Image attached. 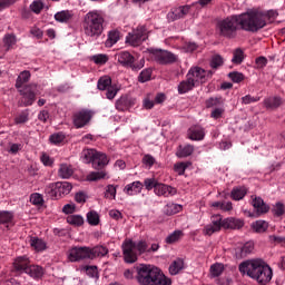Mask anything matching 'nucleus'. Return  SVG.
I'll return each mask as SVG.
<instances>
[{"instance_id":"obj_1","label":"nucleus","mask_w":285,"mask_h":285,"mask_svg":"<svg viewBox=\"0 0 285 285\" xmlns=\"http://www.w3.org/2000/svg\"><path fill=\"white\" fill-rule=\"evenodd\" d=\"M278 16L277 11H258L250 9L246 13L239 14V27L246 32H257L272 23Z\"/></svg>"},{"instance_id":"obj_2","label":"nucleus","mask_w":285,"mask_h":285,"mask_svg":"<svg viewBox=\"0 0 285 285\" xmlns=\"http://www.w3.org/2000/svg\"><path fill=\"white\" fill-rule=\"evenodd\" d=\"M239 271L263 285L269 283L273 277L272 268L261 258L243 262Z\"/></svg>"},{"instance_id":"obj_3","label":"nucleus","mask_w":285,"mask_h":285,"mask_svg":"<svg viewBox=\"0 0 285 285\" xmlns=\"http://www.w3.org/2000/svg\"><path fill=\"white\" fill-rule=\"evenodd\" d=\"M136 279L139 285H171V279L163 272L151 265H140L137 267Z\"/></svg>"},{"instance_id":"obj_4","label":"nucleus","mask_w":285,"mask_h":285,"mask_svg":"<svg viewBox=\"0 0 285 285\" xmlns=\"http://www.w3.org/2000/svg\"><path fill=\"white\" fill-rule=\"evenodd\" d=\"M82 30L85 36L97 39L104 33V16L101 11H89L85 16Z\"/></svg>"},{"instance_id":"obj_5","label":"nucleus","mask_w":285,"mask_h":285,"mask_svg":"<svg viewBox=\"0 0 285 285\" xmlns=\"http://www.w3.org/2000/svg\"><path fill=\"white\" fill-rule=\"evenodd\" d=\"M148 246L146 242H132L131 239H126L122 244V253L126 263L132 264L137 261V255L142 254L147 250Z\"/></svg>"},{"instance_id":"obj_6","label":"nucleus","mask_w":285,"mask_h":285,"mask_svg":"<svg viewBox=\"0 0 285 285\" xmlns=\"http://www.w3.org/2000/svg\"><path fill=\"white\" fill-rule=\"evenodd\" d=\"M81 160L83 164H92L95 169L102 168L108 165V156L95 149H86L81 153Z\"/></svg>"},{"instance_id":"obj_7","label":"nucleus","mask_w":285,"mask_h":285,"mask_svg":"<svg viewBox=\"0 0 285 285\" xmlns=\"http://www.w3.org/2000/svg\"><path fill=\"white\" fill-rule=\"evenodd\" d=\"M238 27H240L239 16H232L225 20H220V22L217 24L219 35L226 38H234Z\"/></svg>"},{"instance_id":"obj_8","label":"nucleus","mask_w":285,"mask_h":285,"mask_svg":"<svg viewBox=\"0 0 285 285\" xmlns=\"http://www.w3.org/2000/svg\"><path fill=\"white\" fill-rule=\"evenodd\" d=\"M72 191V185L68 181H59L49 184L46 188V193L49 194V196L52 199H59L62 196H66Z\"/></svg>"},{"instance_id":"obj_9","label":"nucleus","mask_w":285,"mask_h":285,"mask_svg":"<svg viewBox=\"0 0 285 285\" xmlns=\"http://www.w3.org/2000/svg\"><path fill=\"white\" fill-rule=\"evenodd\" d=\"M116 59L121 66L131 68L134 71L140 70L145 65L144 59L139 60L138 65H135V58L129 51H120L119 53H116Z\"/></svg>"},{"instance_id":"obj_10","label":"nucleus","mask_w":285,"mask_h":285,"mask_svg":"<svg viewBox=\"0 0 285 285\" xmlns=\"http://www.w3.org/2000/svg\"><path fill=\"white\" fill-rule=\"evenodd\" d=\"M148 38V31L146 27H137V29H134L131 33H128L126 37V41L131 45L132 47L139 46L141 42H144Z\"/></svg>"},{"instance_id":"obj_11","label":"nucleus","mask_w":285,"mask_h":285,"mask_svg":"<svg viewBox=\"0 0 285 285\" xmlns=\"http://www.w3.org/2000/svg\"><path fill=\"white\" fill-rule=\"evenodd\" d=\"M213 73L210 71H205L199 67H193L188 71L186 78L191 80L196 87L205 81V78L210 77Z\"/></svg>"},{"instance_id":"obj_12","label":"nucleus","mask_w":285,"mask_h":285,"mask_svg":"<svg viewBox=\"0 0 285 285\" xmlns=\"http://www.w3.org/2000/svg\"><path fill=\"white\" fill-rule=\"evenodd\" d=\"M154 58L160 65H169L178 60V56H175L171 51H164L163 49H156L154 51Z\"/></svg>"},{"instance_id":"obj_13","label":"nucleus","mask_w":285,"mask_h":285,"mask_svg":"<svg viewBox=\"0 0 285 285\" xmlns=\"http://www.w3.org/2000/svg\"><path fill=\"white\" fill-rule=\"evenodd\" d=\"M90 259V248L89 247H73L68 253V259L70 262H79L81 259Z\"/></svg>"},{"instance_id":"obj_14","label":"nucleus","mask_w":285,"mask_h":285,"mask_svg":"<svg viewBox=\"0 0 285 285\" xmlns=\"http://www.w3.org/2000/svg\"><path fill=\"white\" fill-rule=\"evenodd\" d=\"M92 119V112L88 110H81L73 115V125L77 128H83Z\"/></svg>"},{"instance_id":"obj_15","label":"nucleus","mask_w":285,"mask_h":285,"mask_svg":"<svg viewBox=\"0 0 285 285\" xmlns=\"http://www.w3.org/2000/svg\"><path fill=\"white\" fill-rule=\"evenodd\" d=\"M222 227H223L222 216L220 215H214L212 217V224L207 225L204 228V234L210 236L214 233L219 232Z\"/></svg>"},{"instance_id":"obj_16","label":"nucleus","mask_w":285,"mask_h":285,"mask_svg":"<svg viewBox=\"0 0 285 285\" xmlns=\"http://www.w3.org/2000/svg\"><path fill=\"white\" fill-rule=\"evenodd\" d=\"M135 105H136V99L125 96L116 101L115 107L118 111H126V110H129Z\"/></svg>"},{"instance_id":"obj_17","label":"nucleus","mask_w":285,"mask_h":285,"mask_svg":"<svg viewBox=\"0 0 285 285\" xmlns=\"http://www.w3.org/2000/svg\"><path fill=\"white\" fill-rule=\"evenodd\" d=\"M154 193L159 197H171L177 194V190L171 186L158 183Z\"/></svg>"},{"instance_id":"obj_18","label":"nucleus","mask_w":285,"mask_h":285,"mask_svg":"<svg viewBox=\"0 0 285 285\" xmlns=\"http://www.w3.org/2000/svg\"><path fill=\"white\" fill-rule=\"evenodd\" d=\"M12 265L14 271L27 273V269L30 266V258L28 256H19L14 258Z\"/></svg>"},{"instance_id":"obj_19","label":"nucleus","mask_w":285,"mask_h":285,"mask_svg":"<svg viewBox=\"0 0 285 285\" xmlns=\"http://www.w3.org/2000/svg\"><path fill=\"white\" fill-rule=\"evenodd\" d=\"M189 9L190 7H188L187 4L184 7H177L168 13L167 18L169 21L181 19L189 12Z\"/></svg>"},{"instance_id":"obj_20","label":"nucleus","mask_w":285,"mask_h":285,"mask_svg":"<svg viewBox=\"0 0 285 285\" xmlns=\"http://www.w3.org/2000/svg\"><path fill=\"white\" fill-rule=\"evenodd\" d=\"M29 244L31 248L37 253H41L48 249V243L39 237H30Z\"/></svg>"},{"instance_id":"obj_21","label":"nucleus","mask_w":285,"mask_h":285,"mask_svg":"<svg viewBox=\"0 0 285 285\" xmlns=\"http://www.w3.org/2000/svg\"><path fill=\"white\" fill-rule=\"evenodd\" d=\"M142 187L144 185L140 181H134L128 184L122 191L128 196H136L141 193Z\"/></svg>"},{"instance_id":"obj_22","label":"nucleus","mask_w":285,"mask_h":285,"mask_svg":"<svg viewBox=\"0 0 285 285\" xmlns=\"http://www.w3.org/2000/svg\"><path fill=\"white\" fill-rule=\"evenodd\" d=\"M188 137L190 140L200 141L205 137V130L199 126L191 127L188 130Z\"/></svg>"},{"instance_id":"obj_23","label":"nucleus","mask_w":285,"mask_h":285,"mask_svg":"<svg viewBox=\"0 0 285 285\" xmlns=\"http://www.w3.org/2000/svg\"><path fill=\"white\" fill-rule=\"evenodd\" d=\"M244 226L243 220L237 219V218H226L223 220V227L226 229H239Z\"/></svg>"},{"instance_id":"obj_24","label":"nucleus","mask_w":285,"mask_h":285,"mask_svg":"<svg viewBox=\"0 0 285 285\" xmlns=\"http://www.w3.org/2000/svg\"><path fill=\"white\" fill-rule=\"evenodd\" d=\"M254 252V243L248 242L243 247L236 249V257L244 258Z\"/></svg>"},{"instance_id":"obj_25","label":"nucleus","mask_w":285,"mask_h":285,"mask_svg":"<svg viewBox=\"0 0 285 285\" xmlns=\"http://www.w3.org/2000/svg\"><path fill=\"white\" fill-rule=\"evenodd\" d=\"M26 274L35 279H39L43 276V267L38 265H29V267L26 269Z\"/></svg>"},{"instance_id":"obj_26","label":"nucleus","mask_w":285,"mask_h":285,"mask_svg":"<svg viewBox=\"0 0 285 285\" xmlns=\"http://www.w3.org/2000/svg\"><path fill=\"white\" fill-rule=\"evenodd\" d=\"M75 171L72 170V166L68 164H61L59 169H58V176L62 179H68L72 177V174Z\"/></svg>"},{"instance_id":"obj_27","label":"nucleus","mask_w":285,"mask_h":285,"mask_svg":"<svg viewBox=\"0 0 285 285\" xmlns=\"http://www.w3.org/2000/svg\"><path fill=\"white\" fill-rule=\"evenodd\" d=\"M108 254V248L104 246H96L94 248H89V259H94L97 257H104Z\"/></svg>"},{"instance_id":"obj_28","label":"nucleus","mask_w":285,"mask_h":285,"mask_svg":"<svg viewBox=\"0 0 285 285\" xmlns=\"http://www.w3.org/2000/svg\"><path fill=\"white\" fill-rule=\"evenodd\" d=\"M253 206L257 215L266 214L269 210V207L259 197L253 200Z\"/></svg>"},{"instance_id":"obj_29","label":"nucleus","mask_w":285,"mask_h":285,"mask_svg":"<svg viewBox=\"0 0 285 285\" xmlns=\"http://www.w3.org/2000/svg\"><path fill=\"white\" fill-rule=\"evenodd\" d=\"M72 11H58L57 13H55V20L60 23H67L72 19Z\"/></svg>"},{"instance_id":"obj_30","label":"nucleus","mask_w":285,"mask_h":285,"mask_svg":"<svg viewBox=\"0 0 285 285\" xmlns=\"http://www.w3.org/2000/svg\"><path fill=\"white\" fill-rule=\"evenodd\" d=\"M14 215L10 212H1L0 213V224L6 225L7 228L13 225Z\"/></svg>"},{"instance_id":"obj_31","label":"nucleus","mask_w":285,"mask_h":285,"mask_svg":"<svg viewBox=\"0 0 285 285\" xmlns=\"http://www.w3.org/2000/svg\"><path fill=\"white\" fill-rule=\"evenodd\" d=\"M22 96L24 106H32L37 97L30 87L24 88Z\"/></svg>"},{"instance_id":"obj_32","label":"nucleus","mask_w":285,"mask_h":285,"mask_svg":"<svg viewBox=\"0 0 285 285\" xmlns=\"http://www.w3.org/2000/svg\"><path fill=\"white\" fill-rule=\"evenodd\" d=\"M193 153H194V147L191 145H184L178 147L176 151V156L178 158H186V157H189Z\"/></svg>"},{"instance_id":"obj_33","label":"nucleus","mask_w":285,"mask_h":285,"mask_svg":"<svg viewBox=\"0 0 285 285\" xmlns=\"http://www.w3.org/2000/svg\"><path fill=\"white\" fill-rule=\"evenodd\" d=\"M282 105V98L279 97H269L264 100V106L267 109H277Z\"/></svg>"},{"instance_id":"obj_34","label":"nucleus","mask_w":285,"mask_h":285,"mask_svg":"<svg viewBox=\"0 0 285 285\" xmlns=\"http://www.w3.org/2000/svg\"><path fill=\"white\" fill-rule=\"evenodd\" d=\"M194 87H196V85H195L191 80H189V79L187 78V80L181 81V82L178 85V92H179L180 95H184V94L190 91Z\"/></svg>"},{"instance_id":"obj_35","label":"nucleus","mask_w":285,"mask_h":285,"mask_svg":"<svg viewBox=\"0 0 285 285\" xmlns=\"http://www.w3.org/2000/svg\"><path fill=\"white\" fill-rule=\"evenodd\" d=\"M119 40V31H109L108 38L105 42L107 48H112Z\"/></svg>"},{"instance_id":"obj_36","label":"nucleus","mask_w":285,"mask_h":285,"mask_svg":"<svg viewBox=\"0 0 285 285\" xmlns=\"http://www.w3.org/2000/svg\"><path fill=\"white\" fill-rule=\"evenodd\" d=\"M181 209V205L169 203L165 206L164 212L166 215L171 216L179 213Z\"/></svg>"},{"instance_id":"obj_37","label":"nucleus","mask_w":285,"mask_h":285,"mask_svg":"<svg viewBox=\"0 0 285 285\" xmlns=\"http://www.w3.org/2000/svg\"><path fill=\"white\" fill-rule=\"evenodd\" d=\"M30 81V72L29 71H23L19 75L16 81V88L20 89L23 87L24 83Z\"/></svg>"},{"instance_id":"obj_38","label":"nucleus","mask_w":285,"mask_h":285,"mask_svg":"<svg viewBox=\"0 0 285 285\" xmlns=\"http://www.w3.org/2000/svg\"><path fill=\"white\" fill-rule=\"evenodd\" d=\"M184 268V261L178 258L171 263L169 266V273L171 275H177Z\"/></svg>"},{"instance_id":"obj_39","label":"nucleus","mask_w":285,"mask_h":285,"mask_svg":"<svg viewBox=\"0 0 285 285\" xmlns=\"http://www.w3.org/2000/svg\"><path fill=\"white\" fill-rule=\"evenodd\" d=\"M105 178H110L106 171H92L87 176L88 181H97Z\"/></svg>"},{"instance_id":"obj_40","label":"nucleus","mask_w":285,"mask_h":285,"mask_svg":"<svg viewBox=\"0 0 285 285\" xmlns=\"http://www.w3.org/2000/svg\"><path fill=\"white\" fill-rule=\"evenodd\" d=\"M112 85V79L108 76H105L98 80V89L104 91L108 90Z\"/></svg>"},{"instance_id":"obj_41","label":"nucleus","mask_w":285,"mask_h":285,"mask_svg":"<svg viewBox=\"0 0 285 285\" xmlns=\"http://www.w3.org/2000/svg\"><path fill=\"white\" fill-rule=\"evenodd\" d=\"M252 228L256 232V233H265L268 228V223L265 220H257L255 223L252 224Z\"/></svg>"},{"instance_id":"obj_42","label":"nucleus","mask_w":285,"mask_h":285,"mask_svg":"<svg viewBox=\"0 0 285 285\" xmlns=\"http://www.w3.org/2000/svg\"><path fill=\"white\" fill-rule=\"evenodd\" d=\"M90 60L97 66H104L108 62V56H106V53H96L95 56L90 57Z\"/></svg>"},{"instance_id":"obj_43","label":"nucleus","mask_w":285,"mask_h":285,"mask_svg":"<svg viewBox=\"0 0 285 285\" xmlns=\"http://www.w3.org/2000/svg\"><path fill=\"white\" fill-rule=\"evenodd\" d=\"M67 223L72 226L79 227L83 225V217L81 215H70L67 217Z\"/></svg>"},{"instance_id":"obj_44","label":"nucleus","mask_w":285,"mask_h":285,"mask_svg":"<svg viewBox=\"0 0 285 285\" xmlns=\"http://www.w3.org/2000/svg\"><path fill=\"white\" fill-rule=\"evenodd\" d=\"M246 193L247 191L245 187H236L232 190V198L234 200H240L245 197Z\"/></svg>"},{"instance_id":"obj_45","label":"nucleus","mask_w":285,"mask_h":285,"mask_svg":"<svg viewBox=\"0 0 285 285\" xmlns=\"http://www.w3.org/2000/svg\"><path fill=\"white\" fill-rule=\"evenodd\" d=\"M63 140H66V135L63 132H56L49 137V141L56 146H59Z\"/></svg>"},{"instance_id":"obj_46","label":"nucleus","mask_w":285,"mask_h":285,"mask_svg":"<svg viewBox=\"0 0 285 285\" xmlns=\"http://www.w3.org/2000/svg\"><path fill=\"white\" fill-rule=\"evenodd\" d=\"M17 36H13L12 33H8L7 36H4L3 38V43L7 47V49H11L13 48V46L17 45Z\"/></svg>"},{"instance_id":"obj_47","label":"nucleus","mask_w":285,"mask_h":285,"mask_svg":"<svg viewBox=\"0 0 285 285\" xmlns=\"http://www.w3.org/2000/svg\"><path fill=\"white\" fill-rule=\"evenodd\" d=\"M87 222L91 226H97L99 225V213L91 210L87 214Z\"/></svg>"},{"instance_id":"obj_48","label":"nucleus","mask_w":285,"mask_h":285,"mask_svg":"<svg viewBox=\"0 0 285 285\" xmlns=\"http://www.w3.org/2000/svg\"><path fill=\"white\" fill-rule=\"evenodd\" d=\"M207 108H219L224 106V101L222 98H210L206 101Z\"/></svg>"},{"instance_id":"obj_49","label":"nucleus","mask_w":285,"mask_h":285,"mask_svg":"<svg viewBox=\"0 0 285 285\" xmlns=\"http://www.w3.org/2000/svg\"><path fill=\"white\" fill-rule=\"evenodd\" d=\"M181 236H183L181 230H175L174 233H171L170 235H168L166 237V243L167 244H174V243L178 242Z\"/></svg>"},{"instance_id":"obj_50","label":"nucleus","mask_w":285,"mask_h":285,"mask_svg":"<svg viewBox=\"0 0 285 285\" xmlns=\"http://www.w3.org/2000/svg\"><path fill=\"white\" fill-rule=\"evenodd\" d=\"M159 183L154 178H146L144 180V185L142 187L145 186V188L149 191L151 189H154V193L156 191V186L158 185Z\"/></svg>"},{"instance_id":"obj_51","label":"nucleus","mask_w":285,"mask_h":285,"mask_svg":"<svg viewBox=\"0 0 285 285\" xmlns=\"http://www.w3.org/2000/svg\"><path fill=\"white\" fill-rule=\"evenodd\" d=\"M244 60V51L242 49H236L233 53L232 62L235 65H240Z\"/></svg>"},{"instance_id":"obj_52","label":"nucleus","mask_w":285,"mask_h":285,"mask_svg":"<svg viewBox=\"0 0 285 285\" xmlns=\"http://www.w3.org/2000/svg\"><path fill=\"white\" fill-rule=\"evenodd\" d=\"M224 271V265L216 263L210 266V274L213 277H218Z\"/></svg>"},{"instance_id":"obj_53","label":"nucleus","mask_w":285,"mask_h":285,"mask_svg":"<svg viewBox=\"0 0 285 285\" xmlns=\"http://www.w3.org/2000/svg\"><path fill=\"white\" fill-rule=\"evenodd\" d=\"M117 193V187L115 185H109L106 187L105 197L108 199H115Z\"/></svg>"},{"instance_id":"obj_54","label":"nucleus","mask_w":285,"mask_h":285,"mask_svg":"<svg viewBox=\"0 0 285 285\" xmlns=\"http://www.w3.org/2000/svg\"><path fill=\"white\" fill-rule=\"evenodd\" d=\"M30 203L36 205V206H41L43 205V196L41 194H32L30 196Z\"/></svg>"},{"instance_id":"obj_55","label":"nucleus","mask_w":285,"mask_h":285,"mask_svg":"<svg viewBox=\"0 0 285 285\" xmlns=\"http://www.w3.org/2000/svg\"><path fill=\"white\" fill-rule=\"evenodd\" d=\"M30 9L36 14H39L41 10H43V2L41 0H35L32 4H30Z\"/></svg>"},{"instance_id":"obj_56","label":"nucleus","mask_w":285,"mask_h":285,"mask_svg":"<svg viewBox=\"0 0 285 285\" xmlns=\"http://www.w3.org/2000/svg\"><path fill=\"white\" fill-rule=\"evenodd\" d=\"M150 77H151V70L150 69L142 70L141 73L138 77V81L141 82V83L147 82V81L150 80Z\"/></svg>"},{"instance_id":"obj_57","label":"nucleus","mask_w":285,"mask_h":285,"mask_svg":"<svg viewBox=\"0 0 285 285\" xmlns=\"http://www.w3.org/2000/svg\"><path fill=\"white\" fill-rule=\"evenodd\" d=\"M222 65H223V58L220 56H213V58L210 60V67L213 69H217Z\"/></svg>"},{"instance_id":"obj_58","label":"nucleus","mask_w":285,"mask_h":285,"mask_svg":"<svg viewBox=\"0 0 285 285\" xmlns=\"http://www.w3.org/2000/svg\"><path fill=\"white\" fill-rule=\"evenodd\" d=\"M273 213L275 216L279 217L282 215H284L285 213V206L281 203H277L274 208H273Z\"/></svg>"},{"instance_id":"obj_59","label":"nucleus","mask_w":285,"mask_h":285,"mask_svg":"<svg viewBox=\"0 0 285 285\" xmlns=\"http://www.w3.org/2000/svg\"><path fill=\"white\" fill-rule=\"evenodd\" d=\"M188 165H189V163H179V164H176L175 165V171L179 175V176H181V175H184V173H185V170H186V168L188 167Z\"/></svg>"},{"instance_id":"obj_60","label":"nucleus","mask_w":285,"mask_h":285,"mask_svg":"<svg viewBox=\"0 0 285 285\" xmlns=\"http://www.w3.org/2000/svg\"><path fill=\"white\" fill-rule=\"evenodd\" d=\"M224 111H225L224 106H220V107L214 108L210 116L214 119H219V118H222Z\"/></svg>"},{"instance_id":"obj_61","label":"nucleus","mask_w":285,"mask_h":285,"mask_svg":"<svg viewBox=\"0 0 285 285\" xmlns=\"http://www.w3.org/2000/svg\"><path fill=\"white\" fill-rule=\"evenodd\" d=\"M86 273L92 278H99V272L97 271V266L87 267Z\"/></svg>"},{"instance_id":"obj_62","label":"nucleus","mask_w":285,"mask_h":285,"mask_svg":"<svg viewBox=\"0 0 285 285\" xmlns=\"http://www.w3.org/2000/svg\"><path fill=\"white\" fill-rule=\"evenodd\" d=\"M228 77L235 82L239 83L244 80V76L239 72H230Z\"/></svg>"},{"instance_id":"obj_63","label":"nucleus","mask_w":285,"mask_h":285,"mask_svg":"<svg viewBox=\"0 0 285 285\" xmlns=\"http://www.w3.org/2000/svg\"><path fill=\"white\" fill-rule=\"evenodd\" d=\"M22 149H23V146L21 144H11L8 153L12 155H17Z\"/></svg>"},{"instance_id":"obj_64","label":"nucleus","mask_w":285,"mask_h":285,"mask_svg":"<svg viewBox=\"0 0 285 285\" xmlns=\"http://www.w3.org/2000/svg\"><path fill=\"white\" fill-rule=\"evenodd\" d=\"M117 92H118V89H117L116 87H112V86L109 87V88L107 89V92H106L107 99H109V100L115 99Z\"/></svg>"}]
</instances>
